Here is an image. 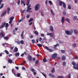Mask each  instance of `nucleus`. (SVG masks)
<instances>
[{
	"label": "nucleus",
	"instance_id": "obj_1",
	"mask_svg": "<svg viewBox=\"0 0 78 78\" xmlns=\"http://www.w3.org/2000/svg\"><path fill=\"white\" fill-rule=\"evenodd\" d=\"M72 64L73 66V68L75 69H77L78 70V63L76 64V63H75L74 62H73L72 63Z\"/></svg>",
	"mask_w": 78,
	"mask_h": 78
},
{
	"label": "nucleus",
	"instance_id": "obj_2",
	"mask_svg": "<svg viewBox=\"0 0 78 78\" xmlns=\"http://www.w3.org/2000/svg\"><path fill=\"white\" fill-rule=\"evenodd\" d=\"M65 33L67 35H72L73 33V30H71L70 31L65 30Z\"/></svg>",
	"mask_w": 78,
	"mask_h": 78
},
{
	"label": "nucleus",
	"instance_id": "obj_3",
	"mask_svg": "<svg viewBox=\"0 0 78 78\" xmlns=\"http://www.w3.org/2000/svg\"><path fill=\"white\" fill-rule=\"evenodd\" d=\"M31 6V5L30 4L28 6H27V10H26V12H32V10H30L31 9H32L31 8H30V7Z\"/></svg>",
	"mask_w": 78,
	"mask_h": 78
},
{
	"label": "nucleus",
	"instance_id": "obj_4",
	"mask_svg": "<svg viewBox=\"0 0 78 78\" xmlns=\"http://www.w3.org/2000/svg\"><path fill=\"white\" fill-rule=\"evenodd\" d=\"M40 6V5L39 4H36L35 6V10L36 11H37L39 9V6Z\"/></svg>",
	"mask_w": 78,
	"mask_h": 78
},
{
	"label": "nucleus",
	"instance_id": "obj_5",
	"mask_svg": "<svg viewBox=\"0 0 78 78\" xmlns=\"http://www.w3.org/2000/svg\"><path fill=\"white\" fill-rule=\"evenodd\" d=\"M27 58L28 59V60H29V61H30V62H31V61H32V57L30 55H29L28 56Z\"/></svg>",
	"mask_w": 78,
	"mask_h": 78
},
{
	"label": "nucleus",
	"instance_id": "obj_6",
	"mask_svg": "<svg viewBox=\"0 0 78 78\" xmlns=\"http://www.w3.org/2000/svg\"><path fill=\"white\" fill-rule=\"evenodd\" d=\"M56 57H57V54L54 53L53 55H52L51 58L52 59H55V58H56Z\"/></svg>",
	"mask_w": 78,
	"mask_h": 78
},
{
	"label": "nucleus",
	"instance_id": "obj_7",
	"mask_svg": "<svg viewBox=\"0 0 78 78\" xmlns=\"http://www.w3.org/2000/svg\"><path fill=\"white\" fill-rule=\"evenodd\" d=\"M47 36H50L51 37H53L54 36V33H47Z\"/></svg>",
	"mask_w": 78,
	"mask_h": 78
},
{
	"label": "nucleus",
	"instance_id": "obj_8",
	"mask_svg": "<svg viewBox=\"0 0 78 78\" xmlns=\"http://www.w3.org/2000/svg\"><path fill=\"white\" fill-rule=\"evenodd\" d=\"M5 24L6 23L5 22L2 23L1 26H0V29H1V28H3L5 27Z\"/></svg>",
	"mask_w": 78,
	"mask_h": 78
},
{
	"label": "nucleus",
	"instance_id": "obj_9",
	"mask_svg": "<svg viewBox=\"0 0 78 78\" xmlns=\"http://www.w3.org/2000/svg\"><path fill=\"white\" fill-rule=\"evenodd\" d=\"M6 10H5L2 13L1 15V17H3L4 16V15H5L6 14Z\"/></svg>",
	"mask_w": 78,
	"mask_h": 78
},
{
	"label": "nucleus",
	"instance_id": "obj_10",
	"mask_svg": "<svg viewBox=\"0 0 78 78\" xmlns=\"http://www.w3.org/2000/svg\"><path fill=\"white\" fill-rule=\"evenodd\" d=\"M11 9L9 7H8L7 8V14H9V11H10Z\"/></svg>",
	"mask_w": 78,
	"mask_h": 78
},
{
	"label": "nucleus",
	"instance_id": "obj_11",
	"mask_svg": "<svg viewBox=\"0 0 78 78\" xmlns=\"http://www.w3.org/2000/svg\"><path fill=\"white\" fill-rule=\"evenodd\" d=\"M50 30L52 32H53V27H52V26H51L50 27Z\"/></svg>",
	"mask_w": 78,
	"mask_h": 78
},
{
	"label": "nucleus",
	"instance_id": "obj_12",
	"mask_svg": "<svg viewBox=\"0 0 78 78\" xmlns=\"http://www.w3.org/2000/svg\"><path fill=\"white\" fill-rule=\"evenodd\" d=\"M14 52H17L18 51V48H17V47H16L14 49Z\"/></svg>",
	"mask_w": 78,
	"mask_h": 78
},
{
	"label": "nucleus",
	"instance_id": "obj_13",
	"mask_svg": "<svg viewBox=\"0 0 78 78\" xmlns=\"http://www.w3.org/2000/svg\"><path fill=\"white\" fill-rule=\"evenodd\" d=\"M24 34V31H23L22 34L21 35V36L22 38V39H23L24 37H23V34Z\"/></svg>",
	"mask_w": 78,
	"mask_h": 78
},
{
	"label": "nucleus",
	"instance_id": "obj_14",
	"mask_svg": "<svg viewBox=\"0 0 78 78\" xmlns=\"http://www.w3.org/2000/svg\"><path fill=\"white\" fill-rule=\"evenodd\" d=\"M0 36H1V37H4V36H5V34H4V33L1 32L0 33Z\"/></svg>",
	"mask_w": 78,
	"mask_h": 78
},
{
	"label": "nucleus",
	"instance_id": "obj_15",
	"mask_svg": "<svg viewBox=\"0 0 78 78\" xmlns=\"http://www.w3.org/2000/svg\"><path fill=\"white\" fill-rule=\"evenodd\" d=\"M62 61H64L66 59V56L64 55H63L62 56Z\"/></svg>",
	"mask_w": 78,
	"mask_h": 78
},
{
	"label": "nucleus",
	"instance_id": "obj_16",
	"mask_svg": "<svg viewBox=\"0 0 78 78\" xmlns=\"http://www.w3.org/2000/svg\"><path fill=\"white\" fill-rule=\"evenodd\" d=\"M19 55H20V54L19 52H16L15 54V55L17 57H18V56H19Z\"/></svg>",
	"mask_w": 78,
	"mask_h": 78
},
{
	"label": "nucleus",
	"instance_id": "obj_17",
	"mask_svg": "<svg viewBox=\"0 0 78 78\" xmlns=\"http://www.w3.org/2000/svg\"><path fill=\"white\" fill-rule=\"evenodd\" d=\"M62 4H63V2H62V1H59V4L60 6H62Z\"/></svg>",
	"mask_w": 78,
	"mask_h": 78
},
{
	"label": "nucleus",
	"instance_id": "obj_18",
	"mask_svg": "<svg viewBox=\"0 0 78 78\" xmlns=\"http://www.w3.org/2000/svg\"><path fill=\"white\" fill-rule=\"evenodd\" d=\"M34 33L36 34L37 36L39 34V33L36 31H35L34 32Z\"/></svg>",
	"mask_w": 78,
	"mask_h": 78
},
{
	"label": "nucleus",
	"instance_id": "obj_19",
	"mask_svg": "<svg viewBox=\"0 0 78 78\" xmlns=\"http://www.w3.org/2000/svg\"><path fill=\"white\" fill-rule=\"evenodd\" d=\"M8 62L9 63H10V64H11V63H12V59H9L8 60Z\"/></svg>",
	"mask_w": 78,
	"mask_h": 78
},
{
	"label": "nucleus",
	"instance_id": "obj_20",
	"mask_svg": "<svg viewBox=\"0 0 78 78\" xmlns=\"http://www.w3.org/2000/svg\"><path fill=\"white\" fill-rule=\"evenodd\" d=\"M51 14H52L53 15V16H55V13L53 12V10H52V9L51 10Z\"/></svg>",
	"mask_w": 78,
	"mask_h": 78
},
{
	"label": "nucleus",
	"instance_id": "obj_21",
	"mask_svg": "<svg viewBox=\"0 0 78 78\" xmlns=\"http://www.w3.org/2000/svg\"><path fill=\"white\" fill-rule=\"evenodd\" d=\"M74 33L76 34H78V31L76 30H74Z\"/></svg>",
	"mask_w": 78,
	"mask_h": 78
},
{
	"label": "nucleus",
	"instance_id": "obj_22",
	"mask_svg": "<svg viewBox=\"0 0 78 78\" xmlns=\"http://www.w3.org/2000/svg\"><path fill=\"white\" fill-rule=\"evenodd\" d=\"M31 0H27V3L26 4V5L27 6H28L29 5V4L30 3V1Z\"/></svg>",
	"mask_w": 78,
	"mask_h": 78
},
{
	"label": "nucleus",
	"instance_id": "obj_23",
	"mask_svg": "<svg viewBox=\"0 0 78 78\" xmlns=\"http://www.w3.org/2000/svg\"><path fill=\"white\" fill-rule=\"evenodd\" d=\"M55 68H53L52 69V70H51V72L52 73H53L54 72H55Z\"/></svg>",
	"mask_w": 78,
	"mask_h": 78
},
{
	"label": "nucleus",
	"instance_id": "obj_24",
	"mask_svg": "<svg viewBox=\"0 0 78 78\" xmlns=\"http://www.w3.org/2000/svg\"><path fill=\"white\" fill-rule=\"evenodd\" d=\"M14 17H11L9 19V20H11L12 21L13 20H14Z\"/></svg>",
	"mask_w": 78,
	"mask_h": 78
},
{
	"label": "nucleus",
	"instance_id": "obj_25",
	"mask_svg": "<svg viewBox=\"0 0 78 78\" xmlns=\"http://www.w3.org/2000/svg\"><path fill=\"white\" fill-rule=\"evenodd\" d=\"M63 8H66V4H65V3L63 2Z\"/></svg>",
	"mask_w": 78,
	"mask_h": 78
},
{
	"label": "nucleus",
	"instance_id": "obj_26",
	"mask_svg": "<svg viewBox=\"0 0 78 78\" xmlns=\"http://www.w3.org/2000/svg\"><path fill=\"white\" fill-rule=\"evenodd\" d=\"M64 22V17H62V23H63Z\"/></svg>",
	"mask_w": 78,
	"mask_h": 78
},
{
	"label": "nucleus",
	"instance_id": "obj_27",
	"mask_svg": "<svg viewBox=\"0 0 78 78\" xmlns=\"http://www.w3.org/2000/svg\"><path fill=\"white\" fill-rule=\"evenodd\" d=\"M49 76L50 77H52L53 78V77H54L55 76L51 74H49Z\"/></svg>",
	"mask_w": 78,
	"mask_h": 78
},
{
	"label": "nucleus",
	"instance_id": "obj_28",
	"mask_svg": "<svg viewBox=\"0 0 78 78\" xmlns=\"http://www.w3.org/2000/svg\"><path fill=\"white\" fill-rule=\"evenodd\" d=\"M66 21H67L68 23H70V20H69V19H68V18H66Z\"/></svg>",
	"mask_w": 78,
	"mask_h": 78
},
{
	"label": "nucleus",
	"instance_id": "obj_29",
	"mask_svg": "<svg viewBox=\"0 0 78 78\" xmlns=\"http://www.w3.org/2000/svg\"><path fill=\"white\" fill-rule=\"evenodd\" d=\"M48 51H49L50 52H52L54 51V50L53 49H49Z\"/></svg>",
	"mask_w": 78,
	"mask_h": 78
},
{
	"label": "nucleus",
	"instance_id": "obj_30",
	"mask_svg": "<svg viewBox=\"0 0 78 78\" xmlns=\"http://www.w3.org/2000/svg\"><path fill=\"white\" fill-rule=\"evenodd\" d=\"M30 70L32 72H35V70H34V69L33 68H31L30 69Z\"/></svg>",
	"mask_w": 78,
	"mask_h": 78
},
{
	"label": "nucleus",
	"instance_id": "obj_31",
	"mask_svg": "<svg viewBox=\"0 0 78 78\" xmlns=\"http://www.w3.org/2000/svg\"><path fill=\"white\" fill-rule=\"evenodd\" d=\"M37 45L38 47H42V45L41 44H37Z\"/></svg>",
	"mask_w": 78,
	"mask_h": 78
},
{
	"label": "nucleus",
	"instance_id": "obj_32",
	"mask_svg": "<svg viewBox=\"0 0 78 78\" xmlns=\"http://www.w3.org/2000/svg\"><path fill=\"white\" fill-rule=\"evenodd\" d=\"M17 77H20V73H18L17 74Z\"/></svg>",
	"mask_w": 78,
	"mask_h": 78
},
{
	"label": "nucleus",
	"instance_id": "obj_33",
	"mask_svg": "<svg viewBox=\"0 0 78 78\" xmlns=\"http://www.w3.org/2000/svg\"><path fill=\"white\" fill-rule=\"evenodd\" d=\"M21 44L23 45V44H24V41L23 40H21L20 42Z\"/></svg>",
	"mask_w": 78,
	"mask_h": 78
},
{
	"label": "nucleus",
	"instance_id": "obj_34",
	"mask_svg": "<svg viewBox=\"0 0 78 78\" xmlns=\"http://www.w3.org/2000/svg\"><path fill=\"white\" fill-rule=\"evenodd\" d=\"M5 52L7 55H9V52L8 51L5 50Z\"/></svg>",
	"mask_w": 78,
	"mask_h": 78
},
{
	"label": "nucleus",
	"instance_id": "obj_35",
	"mask_svg": "<svg viewBox=\"0 0 78 78\" xmlns=\"http://www.w3.org/2000/svg\"><path fill=\"white\" fill-rule=\"evenodd\" d=\"M77 19V16H74L73 17V20H76Z\"/></svg>",
	"mask_w": 78,
	"mask_h": 78
},
{
	"label": "nucleus",
	"instance_id": "obj_36",
	"mask_svg": "<svg viewBox=\"0 0 78 78\" xmlns=\"http://www.w3.org/2000/svg\"><path fill=\"white\" fill-rule=\"evenodd\" d=\"M67 78H71V75L70 74H69L67 76Z\"/></svg>",
	"mask_w": 78,
	"mask_h": 78
},
{
	"label": "nucleus",
	"instance_id": "obj_37",
	"mask_svg": "<svg viewBox=\"0 0 78 78\" xmlns=\"http://www.w3.org/2000/svg\"><path fill=\"white\" fill-rule=\"evenodd\" d=\"M68 9H71L72 8V7H71V6H70V5H68Z\"/></svg>",
	"mask_w": 78,
	"mask_h": 78
},
{
	"label": "nucleus",
	"instance_id": "obj_38",
	"mask_svg": "<svg viewBox=\"0 0 78 78\" xmlns=\"http://www.w3.org/2000/svg\"><path fill=\"white\" fill-rule=\"evenodd\" d=\"M33 19L31 18L29 20V22H32V21H33Z\"/></svg>",
	"mask_w": 78,
	"mask_h": 78
},
{
	"label": "nucleus",
	"instance_id": "obj_39",
	"mask_svg": "<svg viewBox=\"0 0 78 78\" xmlns=\"http://www.w3.org/2000/svg\"><path fill=\"white\" fill-rule=\"evenodd\" d=\"M43 62H47V60H46V58H44L43 59Z\"/></svg>",
	"mask_w": 78,
	"mask_h": 78
},
{
	"label": "nucleus",
	"instance_id": "obj_40",
	"mask_svg": "<svg viewBox=\"0 0 78 78\" xmlns=\"http://www.w3.org/2000/svg\"><path fill=\"white\" fill-rule=\"evenodd\" d=\"M61 51L62 53H64L66 52V51L65 50H62Z\"/></svg>",
	"mask_w": 78,
	"mask_h": 78
},
{
	"label": "nucleus",
	"instance_id": "obj_41",
	"mask_svg": "<svg viewBox=\"0 0 78 78\" xmlns=\"http://www.w3.org/2000/svg\"><path fill=\"white\" fill-rule=\"evenodd\" d=\"M8 26H9V24H8V23H6L5 24V27L7 28L8 27Z\"/></svg>",
	"mask_w": 78,
	"mask_h": 78
},
{
	"label": "nucleus",
	"instance_id": "obj_42",
	"mask_svg": "<svg viewBox=\"0 0 78 78\" xmlns=\"http://www.w3.org/2000/svg\"><path fill=\"white\" fill-rule=\"evenodd\" d=\"M19 41V39H16L15 41V42H16V43H18Z\"/></svg>",
	"mask_w": 78,
	"mask_h": 78
},
{
	"label": "nucleus",
	"instance_id": "obj_43",
	"mask_svg": "<svg viewBox=\"0 0 78 78\" xmlns=\"http://www.w3.org/2000/svg\"><path fill=\"white\" fill-rule=\"evenodd\" d=\"M57 78H64V77L62 76H59L57 77Z\"/></svg>",
	"mask_w": 78,
	"mask_h": 78
},
{
	"label": "nucleus",
	"instance_id": "obj_44",
	"mask_svg": "<svg viewBox=\"0 0 78 78\" xmlns=\"http://www.w3.org/2000/svg\"><path fill=\"white\" fill-rule=\"evenodd\" d=\"M49 4H50V5H52V4H53V3H52V2H51V1H49Z\"/></svg>",
	"mask_w": 78,
	"mask_h": 78
},
{
	"label": "nucleus",
	"instance_id": "obj_45",
	"mask_svg": "<svg viewBox=\"0 0 78 78\" xmlns=\"http://www.w3.org/2000/svg\"><path fill=\"white\" fill-rule=\"evenodd\" d=\"M45 48H46V50H48L49 51V48H48V47H47V46H45Z\"/></svg>",
	"mask_w": 78,
	"mask_h": 78
},
{
	"label": "nucleus",
	"instance_id": "obj_46",
	"mask_svg": "<svg viewBox=\"0 0 78 78\" xmlns=\"http://www.w3.org/2000/svg\"><path fill=\"white\" fill-rule=\"evenodd\" d=\"M39 62V60H36V61H35V64H37V63H38V62Z\"/></svg>",
	"mask_w": 78,
	"mask_h": 78
},
{
	"label": "nucleus",
	"instance_id": "obj_47",
	"mask_svg": "<svg viewBox=\"0 0 78 78\" xmlns=\"http://www.w3.org/2000/svg\"><path fill=\"white\" fill-rule=\"evenodd\" d=\"M66 64V62H64L63 63V66H65Z\"/></svg>",
	"mask_w": 78,
	"mask_h": 78
},
{
	"label": "nucleus",
	"instance_id": "obj_48",
	"mask_svg": "<svg viewBox=\"0 0 78 78\" xmlns=\"http://www.w3.org/2000/svg\"><path fill=\"white\" fill-rule=\"evenodd\" d=\"M4 39H5V40H8V37H4Z\"/></svg>",
	"mask_w": 78,
	"mask_h": 78
},
{
	"label": "nucleus",
	"instance_id": "obj_49",
	"mask_svg": "<svg viewBox=\"0 0 78 78\" xmlns=\"http://www.w3.org/2000/svg\"><path fill=\"white\" fill-rule=\"evenodd\" d=\"M59 44H56L54 45V46H56V47H58V46H59Z\"/></svg>",
	"mask_w": 78,
	"mask_h": 78
},
{
	"label": "nucleus",
	"instance_id": "obj_50",
	"mask_svg": "<svg viewBox=\"0 0 78 78\" xmlns=\"http://www.w3.org/2000/svg\"><path fill=\"white\" fill-rule=\"evenodd\" d=\"M32 44H34L35 43V40H32Z\"/></svg>",
	"mask_w": 78,
	"mask_h": 78
},
{
	"label": "nucleus",
	"instance_id": "obj_51",
	"mask_svg": "<svg viewBox=\"0 0 78 78\" xmlns=\"http://www.w3.org/2000/svg\"><path fill=\"white\" fill-rule=\"evenodd\" d=\"M73 47H76V44H73Z\"/></svg>",
	"mask_w": 78,
	"mask_h": 78
},
{
	"label": "nucleus",
	"instance_id": "obj_52",
	"mask_svg": "<svg viewBox=\"0 0 78 78\" xmlns=\"http://www.w3.org/2000/svg\"><path fill=\"white\" fill-rule=\"evenodd\" d=\"M3 7V4H2L0 7V9H1V8H2Z\"/></svg>",
	"mask_w": 78,
	"mask_h": 78
},
{
	"label": "nucleus",
	"instance_id": "obj_53",
	"mask_svg": "<svg viewBox=\"0 0 78 78\" xmlns=\"http://www.w3.org/2000/svg\"><path fill=\"white\" fill-rule=\"evenodd\" d=\"M42 38L41 37H40L39 39V42H41V41H42Z\"/></svg>",
	"mask_w": 78,
	"mask_h": 78
},
{
	"label": "nucleus",
	"instance_id": "obj_54",
	"mask_svg": "<svg viewBox=\"0 0 78 78\" xmlns=\"http://www.w3.org/2000/svg\"><path fill=\"white\" fill-rule=\"evenodd\" d=\"M26 17L27 19H28V18H29V17H30V15H27V16Z\"/></svg>",
	"mask_w": 78,
	"mask_h": 78
},
{
	"label": "nucleus",
	"instance_id": "obj_55",
	"mask_svg": "<svg viewBox=\"0 0 78 78\" xmlns=\"http://www.w3.org/2000/svg\"><path fill=\"white\" fill-rule=\"evenodd\" d=\"M42 74L43 75V76H44V77H45V78L46 77V75L45 74H44V73H42Z\"/></svg>",
	"mask_w": 78,
	"mask_h": 78
},
{
	"label": "nucleus",
	"instance_id": "obj_56",
	"mask_svg": "<svg viewBox=\"0 0 78 78\" xmlns=\"http://www.w3.org/2000/svg\"><path fill=\"white\" fill-rule=\"evenodd\" d=\"M26 62L25 61H23V63L21 64V65H23V64H25Z\"/></svg>",
	"mask_w": 78,
	"mask_h": 78
},
{
	"label": "nucleus",
	"instance_id": "obj_57",
	"mask_svg": "<svg viewBox=\"0 0 78 78\" xmlns=\"http://www.w3.org/2000/svg\"><path fill=\"white\" fill-rule=\"evenodd\" d=\"M30 38V39H32L33 37V35H31L29 37Z\"/></svg>",
	"mask_w": 78,
	"mask_h": 78
},
{
	"label": "nucleus",
	"instance_id": "obj_58",
	"mask_svg": "<svg viewBox=\"0 0 78 78\" xmlns=\"http://www.w3.org/2000/svg\"><path fill=\"white\" fill-rule=\"evenodd\" d=\"M12 21H11V20H10V21L9 22V24H11V23H12Z\"/></svg>",
	"mask_w": 78,
	"mask_h": 78
},
{
	"label": "nucleus",
	"instance_id": "obj_59",
	"mask_svg": "<svg viewBox=\"0 0 78 78\" xmlns=\"http://www.w3.org/2000/svg\"><path fill=\"white\" fill-rule=\"evenodd\" d=\"M32 60L33 61H36V58H33Z\"/></svg>",
	"mask_w": 78,
	"mask_h": 78
},
{
	"label": "nucleus",
	"instance_id": "obj_60",
	"mask_svg": "<svg viewBox=\"0 0 78 78\" xmlns=\"http://www.w3.org/2000/svg\"><path fill=\"white\" fill-rule=\"evenodd\" d=\"M25 54L24 53H23L21 55V56L23 57V56Z\"/></svg>",
	"mask_w": 78,
	"mask_h": 78
},
{
	"label": "nucleus",
	"instance_id": "obj_61",
	"mask_svg": "<svg viewBox=\"0 0 78 78\" xmlns=\"http://www.w3.org/2000/svg\"><path fill=\"white\" fill-rule=\"evenodd\" d=\"M15 68L16 69V70H19V67L16 66Z\"/></svg>",
	"mask_w": 78,
	"mask_h": 78
},
{
	"label": "nucleus",
	"instance_id": "obj_62",
	"mask_svg": "<svg viewBox=\"0 0 78 78\" xmlns=\"http://www.w3.org/2000/svg\"><path fill=\"white\" fill-rule=\"evenodd\" d=\"M41 36L42 37H44V34H41Z\"/></svg>",
	"mask_w": 78,
	"mask_h": 78
},
{
	"label": "nucleus",
	"instance_id": "obj_63",
	"mask_svg": "<svg viewBox=\"0 0 78 78\" xmlns=\"http://www.w3.org/2000/svg\"><path fill=\"white\" fill-rule=\"evenodd\" d=\"M32 24H33V22H31V23H29V25H32Z\"/></svg>",
	"mask_w": 78,
	"mask_h": 78
},
{
	"label": "nucleus",
	"instance_id": "obj_64",
	"mask_svg": "<svg viewBox=\"0 0 78 78\" xmlns=\"http://www.w3.org/2000/svg\"><path fill=\"white\" fill-rule=\"evenodd\" d=\"M23 0H21V4L22 5L23 4Z\"/></svg>",
	"mask_w": 78,
	"mask_h": 78
}]
</instances>
